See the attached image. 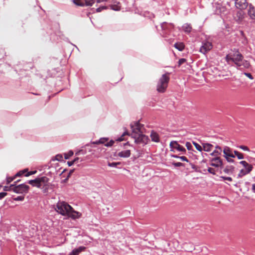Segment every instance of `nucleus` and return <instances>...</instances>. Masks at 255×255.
Listing matches in <instances>:
<instances>
[{"label": "nucleus", "mask_w": 255, "mask_h": 255, "mask_svg": "<svg viewBox=\"0 0 255 255\" xmlns=\"http://www.w3.org/2000/svg\"><path fill=\"white\" fill-rule=\"evenodd\" d=\"M55 210L59 214L74 220L80 218L82 215L81 213L75 211L70 205L64 201L58 202Z\"/></svg>", "instance_id": "obj_1"}, {"label": "nucleus", "mask_w": 255, "mask_h": 255, "mask_svg": "<svg viewBox=\"0 0 255 255\" xmlns=\"http://www.w3.org/2000/svg\"><path fill=\"white\" fill-rule=\"evenodd\" d=\"M234 52V53H230L226 55L227 62L228 63H230L231 62H234L238 67L249 68L250 66V62L244 59L243 56L238 50L235 49Z\"/></svg>", "instance_id": "obj_2"}, {"label": "nucleus", "mask_w": 255, "mask_h": 255, "mask_svg": "<svg viewBox=\"0 0 255 255\" xmlns=\"http://www.w3.org/2000/svg\"><path fill=\"white\" fill-rule=\"evenodd\" d=\"M49 179L46 176L36 178L34 180H30L28 183L33 187H37L42 189L43 193H46L49 187Z\"/></svg>", "instance_id": "obj_3"}, {"label": "nucleus", "mask_w": 255, "mask_h": 255, "mask_svg": "<svg viewBox=\"0 0 255 255\" xmlns=\"http://www.w3.org/2000/svg\"><path fill=\"white\" fill-rule=\"evenodd\" d=\"M169 80V73H167L162 75L157 83V91L159 93H164L167 88Z\"/></svg>", "instance_id": "obj_4"}, {"label": "nucleus", "mask_w": 255, "mask_h": 255, "mask_svg": "<svg viewBox=\"0 0 255 255\" xmlns=\"http://www.w3.org/2000/svg\"><path fill=\"white\" fill-rule=\"evenodd\" d=\"M223 152L224 153L223 156L226 159L227 161L229 163H234V160L233 159L235 158L233 150L228 146H225L223 149Z\"/></svg>", "instance_id": "obj_5"}, {"label": "nucleus", "mask_w": 255, "mask_h": 255, "mask_svg": "<svg viewBox=\"0 0 255 255\" xmlns=\"http://www.w3.org/2000/svg\"><path fill=\"white\" fill-rule=\"evenodd\" d=\"M29 189V186L24 184H21L17 186L15 184H14V192L17 194H23L27 193L28 192Z\"/></svg>", "instance_id": "obj_6"}, {"label": "nucleus", "mask_w": 255, "mask_h": 255, "mask_svg": "<svg viewBox=\"0 0 255 255\" xmlns=\"http://www.w3.org/2000/svg\"><path fill=\"white\" fill-rule=\"evenodd\" d=\"M142 126L139 122H135L130 124V128L132 130L131 136L132 137L133 135L142 133Z\"/></svg>", "instance_id": "obj_7"}, {"label": "nucleus", "mask_w": 255, "mask_h": 255, "mask_svg": "<svg viewBox=\"0 0 255 255\" xmlns=\"http://www.w3.org/2000/svg\"><path fill=\"white\" fill-rule=\"evenodd\" d=\"M210 162V165L217 167V168H223V160L220 157H214L210 158L209 160Z\"/></svg>", "instance_id": "obj_8"}, {"label": "nucleus", "mask_w": 255, "mask_h": 255, "mask_svg": "<svg viewBox=\"0 0 255 255\" xmlns=\"http://www.w3.org/2000/svg\"><path fill=\"white\" fill-rule=\"evenodd\" d=\"M133 138H134L135 142L138 144L143 143L145 144L147 143L149 139L147 136L143 134L142 133L133 135Z\"/></svg>", "instance_id": "obj_9"}, {"label": "nucleus", "mask_w": 255, "mask_h": 255, "mask_svg": "<svg viewBox=\"0 0 255 255\" xmlns=\"http://www.w3.org/2000/svg\"><path fill=\"white\" fill-rule=\"evenodd\" d=\"M213 47L212 44L210 42L207 41L203 43V45L200 47V51L205 54L210 51Z\"/></svg>", "instance_id": "obj_10"}, {"label": "nucleus", "mask_w": 255, "mask_h": 255, "mask_svg": "<svg viewBox=\"0 0 255 255\" xmlns=\"http://www.w3.org/2000/svg\"><path fill=\"white\" fill-rule=\"evenodd\" d=\"M170 147L171 148L177 149L179 151H181L183 153L186 152L185 148L182 145L178 144L176 141H172L170 143Z\"/></svg>", "instance_id": "obj_11"}, {"label": "nucleus", "mask_w": 255, "mask_h": 255, "mask_svg": "<svg viewBox=\"0 0 255 255\" xmlns=\"http://www.w3.org/2000/svg\"><path fill=\"white\" fill-rule=\"evenodd\" d=\"M235 5L237 8L244 9L247 7L248 3L247 0H236Z\"/></svg>", "instance_id": "obj_12"}, {"label": "nucleus", "mask_w": 255, "mask_h": 255, "mask_svg": "<svg viewBox=\"0 0 255 255\" xmlns=\"http://www.w3.org/2000/svg\"><path fill=\"white\" fill-rule=\"evenodd\" d=\"M108 138H101L99 140L95 141L94 143L96 144H105V145L107 147L112 146L114 143V141L113 140H110L109 142H107Z\"/></svg>", "instance_id": "obj_13"}, {"label": "nucleus", "mask_w": 255, "mask_h": 255, "mask_svg": "<svg viewBox=\"0 0 255 255\" xmlns=\"http://www.w3.org/2000/svg\"><path fill=\"white\" fill-rule=\"evenodd\" d=\"M248 14L251 19L255 20V7L251 4L249 5Z\"/></svg>", "instance_id": "obj_14"}, {"label": "nucleus", "mask_w": 255, "mask_h": 255, "mask_svg": "<svg viewBox=\"0 0 255 255\" xmlns=\"http://www.w3.org/2000/svg\"><path fill=\"white\" fill-rule=\"evenodd\" d=\"M230 85L234 90H235L241 86L242 82L239 79H235L230 83Z\"/></svg>", "instance_id": "obj_15"}, {"label": "nucleus", "mask_w": 255, "mask_h": 255, "mask_svg": "<svg viewBox=\"0 0 255 255\" xmlns=\"http://www.w3.org/2000/svg\"><path fill=\"white\" fill-rule=\"evenodd\" d=\"M235 167L233 165H227L223 169V171L228 174H231L234 172Z\"/></svg>", "instance_id": "obj_16"}, {"label": "nucleus", "mask_w": 255, "mask_h": 255, "mask_svg": "<svg viewBox=\"0 0 255 255\" xmlns=\"http://www.w3.org/2000/svg\"><path fill=\"white\" fill-rule=\"evenodd\" d=\"M86 249L85 247L81 246L77 249L73 250L68 255H79V254Z\"/></svg>", "instance_id": "obj_17"}, {"label": "nucleus", "mask_w": 255, "mask_h": 255, "mask_svg": "<svg viewBox=\"0 0 255 255\" xmlns=\"http://www.w3.org/2000/svg\"><path fill=\"white\" fill-rule=\"evenodd\" d=\"M251 171L252 169L251 167H249V168H247L246 170L241 169L238 175V178L242 177L243 176L246 175V174L250 173L251 172Z\"/></svg>", "instance_id": "obj_18"}, {"label": "nucleus", "mask_w": 255, "mask_h": 255, "mask_svg": "<svg viewBox=\"0 0 255 255\" xmlns=\"http://www.w3.org/2000/svg\"><path fill=\"white\" fill-rule=\"evenodd\" d=\"M118 156L121 157L127 158L130 155V151L129 150H126L122 151L118 153Z\"/></svg>", "instance_id": "obj_19"}, {"label": "nucleus", "mask_w": 255, "mask_h": 255, "mask_svg": "<svg viewBox=\"0 0 255 255\" xmlns=\"http://www.w3.org/2000/svg\"><path fill=\"white\" fill-rule=\"evenodd\" d=\"M109 6L111 9L114 10L118 11L121 9L120 3L118 1H115L113 4H110Z\"/></svg>", "instance_id": "obj_20"}, {"label": "nucleus", "mask_w": 255, "mask_h": 255, "mask_svg": "<svg viewBox=\"0 0 255 255\" xmlns=\"http://www.w3.org/2000/svg\"><path fill=\"white\" fill-rule=\"evenodd\" d=\"M150 137L152 141L158 142H159V137L157 133L154 131H152L150 133Z\"/></svg>", "instance_id": "obj_21"}, {"label": "nucleus", "mask_w": 255, "mask_h": 255, "mask_svg": "<svg viewBox=\"0 0 255 255\" xmlns=\"http://www.w3.org/2000/svg\"><path fill=\"white\" fill-rule=\"evenodd\" d=\"M213 147V145L209 143H205L203 144V149L206 151H210L212 150Z\"/></svg>", "instance_id": "obj_22"}, {"label": "nucleus", "mask_w": 255, "mask_h": 255, "mask_svg": "<svg viewBox=\"0 0 255 255\" xmlns=\"http://www.w3.org/2000/svg\"><path fill=\"white\" fill-rule=\"evenodd\" d=\"M182 29L184 32L189 33L191 31L192 27L190 24L185 23L182 26Z\"/></svg>", "instance_id": "obj_23"}, {"label": "nucleus", "mask_w": 255, "mask_h": 255, "mask_svg": "<svg viewBox=\"0 0 255 255\" xmlns=\"http://www.w3.org/2000/svg\"><path fill=\"white\" fill-rule=\"evenodd\" d=\"M174 47L177 49L179 51H182L184 49L185 46L183 43L179 42L174 44Z\"/></svg>", "instance_id": "obj_24"}, {"label": "nucleus", "mask_w": 255, "mask_h": 255, "mask_svg": "<svg viewBox=\"0 0 255 255\" xmlns=\"http://www.w3.org/2000/svg\"><path fill=\"white\" fill-rule=\"evenodd\" d=\"M240 163L243 165V166L247 169V168H249V167H251L252 170H253V166L251 164H249L246 161L243 160L240 162Z\"/></svg>", "instance_id": "obj_25"}, {"label": "nucleus", "mask_w": 255, "mask_h": 255, "mask_svg": "<svg viewBox=\"0 0 255 255\" xmlns=\"http://www.w3.org/2000/svg\"><path fill=\"white\" fill-rule=\"evenodd\" d=\"M234 153L235 156H237L239 159H242L244 158L243 154L242 153L239 152L237 150H234Z\"/></svg>", "instance_id": "obj_26"}, {"label": "nucleus", "mask_w": 255, "mask_h": 255, "mask_svg": "<svg viewBox=\"0 0 255 255\" xmlns=\"http://www.w3.org/2000/svg\"><path fill=\"white\" fill-rule=\"evenodd\" d=\"M4 191H12L14 192V184H11L10 186H5L3 187Z\"/></svg>", "instance_id": "obj_27"}, {"label": "nucleus", "mask_w": 255, "mask_h": 255, "mask_svg": "<svg viewBox=\"0 0 255 255\" xmlns=\"http://www.w3.org/2000/svg\"><path fill=\"white\" fill-rule=\"evenodd\" d=\"M171 156L172 157H174V158L180 159L182 161L188 162V159L186 157H185L184 156H179L177 155L173 154V155H171Z\"/></svg>", "instance_id": "obj_28"}, {"label": "nucleus", "mask_w": 255, "mask_h": 255, "mask_svg": "<svg viewBox=\"0 0 255 255\" xmlns=\"http://www.w3.org/2000/svg\"><path fill=\"white\" fill-rule=\"evenodd\" d=\"M27 172V169H24L22 170H20L15 175V177H19L22 176L23 174H26Z\"/></svg>", "instance_id": "obj_29"}, {"label": "nucleus", "mask_w": 255, "mask_h": 255, "mask_svg": "<svg viewBox=\"0 0 255 255\" xmlns=\"http://www.w3.org/2000/svg\"><path fill=\"white\" fill-rule=\"evenodd\" d=\"M74 3L79 6H85L84 3V0H73Z\"/></svg>", "instance_id": "obj_30"}, {"label": "nucleus", "mask_w": 255, "mask_h": 255, "mask_svg": "<svg viewBox=\"0 0 255 255\" xmlns=\"http://www.w3.org/2000/svg\"><path fill=\"white\" fill-rule=\"evenodd\" d=\"M95 2V0H84L85 5L92 6Z\"/></svg>", "instance_id": "obj_31"}, {"label": "nucleus", "mask_w": 255, "mask_h": 255, "mask_svg": "<svg viewBox=\"0 0 255 255\" xmlns=\"http://www.w3.org/2000/svg\"><path fill=\"white\" fill-rule=\"evenodd\" d=\"M221 154V153L219 152L217 150H214L211 154L210 155L213 157H220L219 155Z\"/></svg>", "instance_id": "obj_32"}, {"label": "nucleus", "mask_w": 255, "mask_h": 255, "mask_svg": "<svg viewBox=\"0 0 255 255\" xmlns=\"http://www.w3.org/2000/svg\"><path fill=\"white\" fill-rule=\"evenodd\" d=\"M193 144L195 146L197 150H198L199 151H201L203 150V147L198 143L193 142Z\"/></svg>", "instance_id": "obj_33"}, {"label": "nucleus", "mask_w": 255, "mask_h": 255, "mask_svg": "<svg viewBox=\"0 0 255 255\" xmlns=\"http://www.w3.org/2000/svg\"><path fill=\"white\" fill-rule=\"evenodd\" d=\"M73 155V152L72 150H70L68 153H65V158L66 159H68L70 157L72 156Z\"/></svg>", "instance_id": "obj_34"}, {"label": "nucleus", "mask_w": 255, "mask_h": 255, "mask_svg": "<svg viewBox=\"0 0 255 255\" xmlns=\"http://www.w3.org/2000/svg\"><path fill=\"white\" fill-rule=\"evenodd\" d=\"M121 164V162H109L108 165L110 167H117V166L118 165H120Z\"/></svg>", "instance_id": "obj_35"}, {"label": "nucleus", "mask_w": 255, "mask_h": 255, "mask_svg": "<svg viewBox=\"0 0 255 255\" xmlns=\"http://www.w3.org/2000/svg\"><path fill=\"white\" fill-rule=\"evenodd\" d=\"M186 62V60L184 58L180 59L178 62V66L180 67L182 64L185 63Z\"/></svg>", "instance_id": "obj_36"}, {"label": "nucleus", "mask_w": 255, "mask_h": 255, "mask_svg": "<svg viewBox=\"0 0 255 255\" xmlns=\"http://www.w3.org/2000/svg\"><path fill=\"white\" fill-rule=\"evenodd\" d=\"M15 178H16V177L15 175L13 177H7V178H6L7 184H9V183L12 182Z\"/></svg>", "instance_id": "obj_37"}, {"label": "nucleus", "mask_w": 255, "mask_h": 255, "mask_svg": "<svg viewBox=\"0 0 255 255\" xmlns=\"http://www.w3.org/2000/svg\"><path fill=\"white\" fill-rule=\"evenodd\" d=\"M208 171L210 173H211L213 175L216 174V171L215 170V169H214L213 168L209 167L208 169Z\"/></svg>", "instance_id": "obj_38"}, {"label": "nucleus", "mask_w": 255, "mask_h": 255, "mask_svg": "<svg viewBox=\"0 0 255 255\" xmlns=\"http://www.w3.org/2000/svg\"><path fill=\"white\" fill-rule=\"evenodd\" d=\"M24 199V196H19L16 198H13L14 201H23Z\"/></svg>", "instance_id": "obj_39"}, {"label": "nucleus", "mask_w": 255, "mask_h": 255, "mask_svg": "<svg viewBox=\"0 0 255 255\" xmlns=\"http://www.w3.org/2000/svg\"><path fill=\"white\" fill-rule=\"evenodd\" d=\"M107 8V7L105 6H100L96 9V11L99 12L102 11L103 9H105Z\"/></svg>", "instance_id": "obj_40"}, {"label": "nucleus", "mask_w": 255, "mask_h": 255, "mask_svg": "<svg viewBox=\"0 0 255 255\" xmlns=\"http://www.w3.org/2000/svg\"><path fill=\"white\" fill-rule=\"evenodd\" d=\"M172 165L175 167H180L183 166V164L181 162H173Z\"/></svg>", "instance_id": "obj_41"}, {"label": "nucleus", "mask_w": 255, "mask_h": 255, "mask_svg": "<svg viewBox=\"0 0 255 255\" xmlns=\"http://www.w3.org/2000/svg\"><path fill=\"white\" fill-rule=\"evenodd\" d=\"M36 172H37V171L36 170L32 171H29V172H28L27 171V173L26 174H25V176H26V177L29 176L31 175L35 174Z\"/></svg>", "instance_id": "obj_42"}, {"label": "nucleus", "mask_w": 255, "mask_h": 255, "mask_svg": "<svg viewBox=\"0 0 255 255\" xmlns=\"http://www.w3.org/2000/svg\"><path fill=\"white\" fill-rule=\"evenodd\" d=\"M55 159L58 161H61L63 159V156L61 154H57L55 156Z\"/></svg>", "instance_id": "obj_43"}, {"label": "nucleus", "mask_w": 255, "mask_h": 255, "mask_svg": "<svg viewBox=\"0 0 255 255\" xmlns=\"http://www.w3.org/2000/svg\"><path fill=\"white\" fill-rule=\"evenodd\" d=\"M221 178L224 180H228L230 182L232 181L233 180L232 178L230 177L221 176Z\"/></svg>", "instance_id": "obj_44"}, {"label": "nucleus", "mask_w": 255, "mask_h": 255, "mask_svg": "<svg viewBox=\"0 0 255 255\" xmlns=\"http://www.w3.org/2000/svg\"><path fill=\"white\" fill-rule=\"evenodd\" d=\"M186 146L188 150H191L192 148V145L189 142H187L186 143Z\"/></svg>", "instance_id": "obj_45"}, {"label": "nucleus", "mask_w": 255, "mask_h": 255, "mask_svg": "<svg viewBox=\"0 0 255 255\" xmlns=\"http://www.w3.org/2000/svg\"><path fill=\"white\" fill-rule=\"evenodd\" d=\"M239 148L242 149H243V150H246V151H249L250 150L249 148L247 146H244V145H240L239 146Z\"/></svg>", "instance_id": "obj_46"}, {"label": "nucleus", "mask_w": 255, "mask_h": 255, "mask_svg": "<svg viewBox=\"0 0 255 255\" xmlns=\"http://www.w3.org/2000/svg\"><path fill=\"white\" fill-rule=\"evenodd\" d=\"M126 134H128V132H125L123 134V135H122L120 137H119V138H118V141H123V140H124V138L123 137H124V136H125Z\"/></svg>", "instance_id": "obj_47"}, {"label": "nucleus", "mask_w": 255, "mask_h": 255, "mask_svg": "<svg viewBox=\"0 0 255 255\" xmlns=\"http://www.w3.org/2000/svg\"><path fill=\"white\" fill-rule=\"evenodd\" d=\"M244 74L248 77L249 78H250L251 80H253L254 79V77L252 75V74L250 73H245Z\"/></svg>", "instance_id": "obj_48"}, {"label": "nucleus", "mask_w": 255, "mask_h": 255, "mask_svg": "<svg viewBox=\"0 0 255 255\" xmlns=\"http://www.w3.org/2000/svg\"><path fill=\"white\" fill-rule=\"evenodd\" d=\"M7 193L6 192H1L0 193V199H3L5 196H6Z\"/></svg>", "instance_id": "obj_49"}, {"label": "nucleus", "mask_w": 255, "mask_h": 255, "mask_svg": "<svg viewBox=\"0 0 255 255\" xmlns=\"http://www.w3.org/2000/svg\"><path fill=\"white\" fill-rule=\"evenodd\" d=\"M215 150H217L219 152L221 153H222V152L223 151L222 148L219 145H217L215 146Z\"/></svg>", "instance_id": "obj_50"}, {"label": "nucleus", "mask_w": 255, "mask_h": 255, "mask_svg": "<svg viewBox=\"0 0 255 255\" xmlns=\"http://www.w3.org/2000/svg\"><path fill=\"white\" fill-rule=\"evenodd\" d=\"M74 162L73 161H68V164L69 166L72 165L73 164H74Z\"/></svg>", "instance_id": "obj_51"}, {"label": "nucleus", "mask_w": 255, "mask_h": 255, "mask_svg": "<svg viewBox=\"0 0 255 255\" xmlns=\"http://www.w3.org/2000/svg\"><path fill=\"white\" fill-rule=\"evenodd\" d=\"M79 158L78 157H77V158H75L73 160V161L74 162V163H77L78 162V161L79 160Z\"/></svg>", "instance_id": "obj_52"}, {"label": "nucleus", "mask_w": 255, "mask_h": 255, "mask_svg": "<svg viewBox=\"0 0 255 255\" xmlns=\"http://www.w3.org/2000/svg\"><path fill=\"white\" fill-rule=\"evenodd\" d=\"M73 170H71L69 173V174L67 176V178L65 179L66 180H67V179L70 177V175L73 173Z\"/></svg>", "instance_id": "obj_53"}, {"label": "nucleus", "mask_w": 255, "mask_h": 255, "mask_svg": "<svg viewBox=\"0 0 255 255\" xmlns=\"http://www.w3.org/2000/svg\"><path fill=\"white\" fill-rule=\"evenodd\" d=\"M190 165L191 166L192 168H193L194 169H196V166L194 164L190 163Z\"/></svg>", "instance_id": "obj_54"}, {"label": "nucleus", "mask_w": 255, "mask_h": 255, "mask_svg": "<svg viewBox=\"0 0 255 255\" xmlns=\"http://www.w3.org/2000/svg\"><path fill=\"white\" fill-rule=\"evenodd\" d=\"M252 190H253V191L255 192V184H253L252 185Z\"/></svg>", "instance_id": "obj_55"}, {"label": "nucleus", "mask_w": 255, "mask_h": 255, "mask_svg": "<svg viewBox=\"0 0 255 255\" xmlns=\"http://www.w3.org/2000/svg\"><path fill=\"white\" fill-rule=\"evenodd\" d=\"M107 0H97V2L98 3H100V2H103V1H107Z\"/></svg>", "instance_id": "obj_56"}]
</instances>
